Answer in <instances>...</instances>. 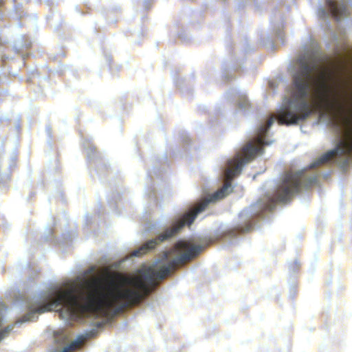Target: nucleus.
Listing matches in <instances>:
<instances>
[{
  "label": "nucleus",
  "mask_w": 352,
  "mask_h": 352,
  "mask_svg": "<svg viewBox=\"0 0 352 352\" xmlns=\"http://www.w3.org/2000/svg\"><path fill=\"white\" fill-rule=\"evenodd\" d=\"M144 245L133 250L131 257H139L155 248L156 243H143Z\"/></svg>",
  "instance_id": "obj_4"
},
{
  "label": "nucleus",
  "mask_w": 352,
  "mask_h": 352,
  "mask_svg": "<svg viewBox=\"0 0 352 352\" xmlns=\"http://www.w3.org/2000/svg\"><path fill=\"white\" fill-rule=\"evenodd\" d=\"M318 183V176L314 175L311 177H307L304 174V170H298L294 173H287L282 178L280 184L278 186L275 197L271 199L270 203H263L259 201L256 205L250 206L249 209L242 211L241 213V218L244 215L249 217V211L250 212V217L258 214V212L261 208L272 210L274 199L280 203L285 204L290 201V199L298 192L300 189H307L310 186L316 185Z\"/></svg>",
  "instance_id": "obj_2"
},
{
  "label": "nucleus",
  "mask_w": 352,
  "mask_h": 352,
  "mask_svg": "<svg viewBox=\"0 0 352 352\" xmlns=\"http://www.w3.org/2000/svg\"><path fill=\"white\" fill-rule=\"evenodd\" d=\"M252 227V223L245 225V226H243V228H239L236 230H230L228 233H226V237L230 239V240L234 239H235V236L238 233H239V232L244 233L245 232H248L249 230H251Z\"/></svg>",
  "instance_id": "obj_5"
},
{
  "label": "nucleus",
  "mask_w": 352,
  "mask_h": 352,
  "mask_svg": "<svg viewBox=\"0 0 352 352\" xmlns=\"http://www.w3.org/2000/svg\"><path fill=\"white\" fill-rule=\"evenodd\" d=\"M333 36H334L335 40L338 39L337 36L336 34H334Z\"/></svg>",
  "instance_id": "obj_13"
},
{
  "label": "nucleus",
  "mask_w": 352,
  "mask_h": 352,
  "mask_svg": "<svg viewBox=\"0 0 352 352\" xmlns=\"http://www.w3.org/2000/svg\"><path fill=\"white\" fill-rule=\"evenodd\" d=\"M277 35H278V36H280V32H277Z\"/></svg>",
  "instance_id": "obj_12"
},
{
  "label": "nucleus",
  "mask_w": 352,
  "mask_h": 352,
  "mask_svg": "<svg viewBox=\"0 0 352 352\" xmlns=\"http://www.w3.org/2000/svg\"><path fill=\"white\" fill-rule=\"evenodd\" d=\"M128 259H129L128 258H123L118 262H114L113 263L111 264L109 269L114 270H118L122 266V265Z\"/></svg>",
  "instance_id": "obj_6"
},
{
  "label": "nucleus",
  "mask_w": 352,
  "mask_h": 352,
  "mask_svg": "<svg viewBox=\"0 0 352 352\" xmlns=\"http://www.w3.org/2000/svg\"><path fill=\"white\" fill-rule=\"evenodd\" d=\"M177 242L182 243V242H188V241H182V240H179V241H177Z\"/></svg>",
  "instance_id": "obj_11"
},
{
  "label": "nucleus",
  "mask_w": 352,
  "mask_h": 352,
  "mask_svg": "<svg viewBox=\"0 0 352 352\" xmlns=\"http://www.w3.org/2000/svg\"><path fill=\"white\" fill-rule=\"evenodd\" d=\"M322 110L331 114L336 147L310 166H348L352 162V55L348 52L324 58L317 50H308V116Z\"/></svg>",
  "instance_id": "obj_1"
},
{
  "label": "nucleus",
  "mask_w": 352,
  "mask_h": 352,
  "mask_svg": "<svg viewBox=\"0 0 352 352\" xmlns=\"http://www.w3.org/2000/svg\"><path fill=\"white\" fill-rule=\"evenodd\" d=\"M299 267V263L297 260H296L293 263H290L289 265V268L293 272H295L296 270Z\"/></svg>",
  "instance_id": "obj_8"
},
{
  "label": "nucleus",
  "mask_w": 352,
  "mask_h": 352,
  "mask_svg": "<svg viewBox=\"0 0 352 352\" xmlns=\"http://www.w3.org/2000/svg\"><path fill=\"white\" fill-rule=\"evenodd\" d=\"M47 234H49V235H51V234H52V230H51V229H50V228H49V229H47Z\"/></svg>",
  "instance_id": "obj_9"
},
{
  "label": "nucleus",
  "mask_w": 352,
  "mask_h": 352,
  "mask_svg": "<svg viewBox=\"0 0 352 352\" xmlns=\"http://www.w3.org/2000/svg\"><path fill=\"white\" fill-rule=\"evenodd\" d=\"M249 105V102L246 98H241L239 102V108L246 109Z\"/></svg>",
  "instance_id": "obj_7"
},
{
  "label": "nucleus",
  "mask_w": 352,
  "mask_h": 352,
  "mask_svg": "<svg viewBox=\"0 0 352 352\" xmlns=\"http://www.w3.org/2000/svg\"><path fill=\"white\" fill-rule=\"evenodd\" d=\"M328 175H329V173H325V174L324 175V178H327V177H328Z\"/></svg>",
  "instance_id": "obj_10"
},
{
  "label": "nucleus",
  "mask_w": 352,
  "mask_h": 352,
  "mask_svg": "<svg viewBox=\"0 0 352 352\" xmlns=\"http://www.w3.org/2000/svg\"><path fill=\"white\" fill-rule=\"evenodd\" d=\"M326 4L329 10H325L324 8H320L318 12V15L320 18L327 21L329 20L332 16L337 21H340L348 17L349 5L346 2L344 1L337 2L333 0H326Z\"/></svg>",
  "instance_id": "obj_3"
}]
</instances>
